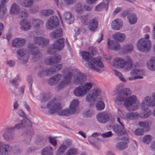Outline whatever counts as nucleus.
<instances>
[{"label":"nucleus","mask_w":155,"mask_h":155,"mask_svg":"<svg viewBox=\"0 0 155 155\" xmlns=\"http://www.w3.org/2000/svg\"><path fill=\"white\" fill-rule=\"evenodd\" d=\"M131 90L128 88L121 90L117 93L116 102L119 104L123 103V105L126 108L132 106L136 103L137 100L135 95H131Z\"/></svg>","instance_id":"obj_1"},{"label":"nucleus","mask_w":155,"mask_h":155,"mask_svg":"<svg viewBox=\"0 0 155 155\" xmlns=\"http://www.w3.org/2000/svg\"><path fill=\"white\" fill-rule=\"evenodd\" d=\"M89 53L84 51L82 53L83 59L85 61H87L88 67L92 69L99 72L100 71L99 68L103 67L102 63L97 58L91 57L89 58Z\"/></svg>","instance_id":"obj_2"},{"label":"nucleus","mask_w":155,"mask_h":155,"mask_svg":"<svg viewBox=\"0 0 155 155\" xmlns=\"http://www.w3.org/2000/svg\"><path fill=\"white\" fill-rule=\"evenodd\" d=\"M113 66L119 69L125 68L127 70H130L133 65L132 59L128 56H126L125 59L121 58H115L113 62Z\"/></svg>","instance_id":"obj_3"},{"label":"nucleus","mask_w":155,"mask_h":155,"mask_svg":"<svg viewBox=\"0 0 155 155\" xmlns=\"http://www.w3.org/2000/svg\"><path fill=\"white\" fill-rule=\"evenodd\" d=\"M92 83L89 82L86 83L83 85L79 86L74 89L73 91L74 94L77 97L84 96L92 88Z\"/></svg>","instance_id":"obj_4"},{"label":"nucleus","mask_w":155,"mask_h":155,"mask_svg":"<svg viewBox=\"0 0 155 155\" xmlns=\"http://www.w3.org/2000/svg\"><path fill=\"white\" fill-rule=\"evenodd\" d=\"M137 46L138 49L141 51H147L150 50L151 47V42L149 40L141 38L138 41Z\"/></svg>","instance_id":"obj_5"},{"label":"nucleus","mask_w":155,"mask_h":155,"mask_svg":"<svg viewBox=\"0 0 155 155\" xmlns=\"http://www.w3.org/2000/svg\"><path fill=\"white\" fill-rule=\"evenodd\" d=\"M47 107L49 108V112L52 114L58 112L62 108L61 105L55 99H52L47 105Z\"/></svg>","instance_id":"obj_6"},{"label":"nucleus","mask_w":155,"mask_h":155,"mask_svg":"<svg viewBox=\"0 0 155 155\" xmlns=\"http://www.w3.org/2000/svg\"><path fill=\"white\" fill-rule=\"evenodd\" d=\"M101 91L97 89H94L91 90L86 96L85 100L87 101L92 103L101 95Z\"/></svg>","instance_id":"obj_7"},{"label":"nucleus","mask_w":155,"mask_h":155,"mask_svg":"<svg viewBox=\"0 0 155 155\" xmlns=\"http://www.w3.org/2000/svg\"><path fill=\"white\" fill-rule=\"evenodd\" d=\"M61 59V56L58 55L53 57L50 56L48 57L45 60V62L47 65H52L59 62Z\"/></svg>","instance_id":"obj_8"},{"label":"nucleus","mask_w":155,"mask_h":155,"mask_svg":"<svg viewBox=\"0 0 155 155\" xmlns=\"http://www.w3.org/2000/svg\"><path fill=\"white\" fill-rule=\"evenodd\" d=\"M72 73L73 76V81L75 84H81L85 80L84 77L80 73L74 72Z\"/></svg>","instance_id":"obj_9"},{"label":"nucleus","mask_w":155,"mask_h":155,"mask_svg":"<svg viewBox=\"0 0 155 155\" xmlns=\"http://www.w3.org/2000/svg\"><path fill=\"white\" fill-rule=\"evenodd\" d=\"M110 115L105 112H103L98 114L96 118L100 122L104 123L108 121L109 119Z\"/></svg>","instance_id":"obj_10"},{"label":"nucleus","mask_w":155,"mask_h":155,"mask_svg":"<svg viewBox=\"0 0 155 155\" xmlns=\"http://www.w3.org/2000/svg\"><path fill=\"white\" fill-rule=\"evenodd\" d=\"M64 76L62 79L67 85L70 84L71 81V78L73 76V73L69 72L68 69L64 70L62 72Z\"/></svg>","instance_id":"obj_11"},{"label":"nucleus","mask_w":155,"mask_h":155,"mask_svg":"<svg viewBox=\"0 0 155 155\" xmlns=\"http://www.w3.org/2000/svg\"><path fill=\"white\" fill-rule=\"evenodd\" d=\"M144 103L149 107L155 106V93H153L151 96H146L144 99Z\"/></svg>","instance_id":"obj_12"},{"label":"nucleus","mask_w":155,"mask_h":155,"mask_svg":"<svg viewBox=\"0 0 155 155\" xmlns=\"http://www.w3.org/2000/svg\"><path fill=\"white\" fill-rule=\"evenodd\" d=\"M30 52L34 55L35 58L39 59L42 57V54L39 52L36 47H34L32 44H31L28 46Z\"/></svg>","instance_id":"obj_13"},{"label":"nucleus","mask_w":155,"mask_h":155,"mask_svg":"<svg viewBox=\"0 0 155 155\" xmlns=\"http://www.w3.org/2000/svg\"><path fill=\"white\" fill-rule=\"evenodd\" d=\"M64 41L63 38H60L57 41L54 42L53 45V48H50L48 51L49 54H51L53 52H51L54 49L59 50L63 48L64 46Z\"/></svg>","instance_id":"obj_14"},{"label":"nucleus","mask_w":155,"mask_h":155,"mask_svg":"<svg viewBox=\"0 0 155 155\" xmlns=\"http://www.w3.org/2000/svg\"><path fill=\"white\" fill-rule=\"evenodd\" d=\"M143 74V71H139L137 70H134L131 71L130 73V77L128 79L130 80H133L137 78H142L143 77L140 75Z\"/></svg>","instance_id":"obj_15"},{"label":"nucleus","mask_w":155,"mask_h":155,"mask_svg":"<svg viewBox=\"0 0 155 155\" xmlns=\"http://www.w3.org/2000/svg\"><path fill=\"white\" fill-rule=\"evenodd\" d=\"M59 24L58 20H48L46 23V26L48 29L53 30Z\"/></svg>","instance_id":"obj_16"},{"label":"nucleus","mask_w":155,"mask_h":155,"mask_svg":"<svg viewBox=\"0 0 155 155\" xmlns=\"http://www.w3.org/2000/svg\"><path fill=\"white\" fill-rule=\"evenodd\" d=\"M54 73L55 70L53 68L51 67L49 68H45L39 73V75L41 76H51Z\"/></svg>","instance_id":"obj_17"},{"label":"nucleus","mask_w":155,"mask_h":155,"mask_svg":"<svg viewBox=\"0 0 155 155\" xmlns=\"http://www.w3.org/2000/svg\"><path fill=\"white\" fill-rule=\"evenodd\" d=\"M25 124L28 125H31V122L29 120L27 119L21 121V124H17L15 127L9 128L7 130L8 131L10 130H13L15 128L18 129H21L25 126V125L24 124Z\"/></svg>","instance_id":"obj_18"},{"label":"nucleus","mask_w":155,"mask_h":155,"mask_svg":"<svg viewBox=\"0 0 155 155\" xmlns=\"http://www.w3.org/2000/svg\"><path fill=\"white\" fill-rule=\"evenodd\" d=\"M25 42V40L24 39L17 38L13 40L12 45L13 47L18 48L22 46Z\"/></svg>","instance_id":"obj_19"},{"label":"nucleus","mask_w":155,"mask_h":155,"mask_svg":"<svg viewBox=\"0 0 155 155\" xmlns=\"http://www.w3.org/2000/svg\"><path fill=\"white\" fill-rule=\"evenodd\" d=\"M61 75L58 74L52 77L48 81V83L50 85H53L56 84L61 79Z\"/></svg>","instance_id":"obj_20"},{"label":"nucleus","mask_w":155,"mask_h":155,"mask_svg":"<svg viewBox=\"0 0 155 155\" xmlns=\"http://www.w3.org/2000/svg\"><path fill=\"white\" fill-rule=\"evenodd\" d=\"M7 11L6 6L4 3L0 4V19L8 18L6 12Z\"/></svg>","instance_id":"obj_21"},{"label":"nucleus","mask_w":155,"mask_h":155,"mask_svg":"<svg viewBox=\"0 0 155 155\" xmlns=\"http://www.w3.org/2000/svg\"><path fill=\"white\" fill-rule=\"evenodd\" d=\"M113 37L114 39L119 42H123L126 38L124 34L120 32H118L114 34L113 35Z\"/></svg>","instance_id":"obj_22"},{"label":"nucleus","mask_w":155,"mask_h":155,"mask_svg":"<svg viewBox=\"0 0 155 155\" xmlns=\"http://www.w3.org/2000/svg\"><path fill=\"white\" fill-rule=\"evenodd\" d=\"M20 6L15 3H13L11 6L10 13L12 15L19 14L20 12Z\"/></svg>","instance_id":"obj_23"},{"label":"nucleus","mask_w":155,"mask_h":155,"mask_svg":"<svg viewBox=\"0 0 155 155\" xmlns=\"http://www.w3.org/2000/svg\"><path fill=\"white\" fill-rule=\"evenodd\" d=\"M17 2L23 7L26 8L31 7L33 5L34 0H17Z\"/></svg>","instance_id":"obj_24"},{"label":"nucleus","mask_w":155,"mask_h":155,"mask_svg":"<svg viewBox=\"0 0 155 155\" xmlns=\"http://www.w3.org/2000/svg\"><path fill=\"white\" fill-rule=\"evenodd\" d=\"M79 103V100L77 99H75L73 100L70 104L69 108L73 114L76 112Z\"/></svg>","instance_id":"obj_25"},{"label":"nucleus","mask_w":155,"mask_h":155,"mask_svg":"<svg viewBox=\"0 0 155 155\" xmlns=\"http://www.w3.org/2000/svg\"><path fill=\"white\" fill-rule=\"evenodd\" d=\"M54 13V11L52 9H44L40 11L39 14L42 18H45L53 15Z\"/></svg>","instance_id":"obj_26"},{"label":"nucleus","mask_w":155,"mask_h":155,"mask_svg":"<svg viewBox=\"0 0 155 155\" xmlns=\"http://www.w3.org/2000/svg\"><path fill=\"white\" fill-rule=\"evenodd\" d=\"M11 148L8 145L0 143V155H5L6 152H9Z\"/></svg>","instance_id":"obj_27"},{"label":"nucleus","mask_w":155,"mask_h":155,"mask_svg":"<svg viewBox=\"0 0 155 155\" xmlns=\"http://www.w3.org/2000/svg\"><path fill=\"white\" fill-rule=\"evenodd\" d=\"M108 45L109 48L114 50H118L120 48V45L113 40L108 41Z\"/></svg>","instance_id":"obj_28"},{"label":"nucleus","mask_w":155,"mask_h":155,"mask_svg":"<svg viewBox=\"0 0 155 155\" xmlns=\"http://www.w3.org/2000/svg\"><path fill=\"white\" fill-rule=\"evenodd\" d=\"M119 20H113L111 23L112 28L115 30H119L122 27V23L119 21Z\"/></svg>","instance_id":"obj_29"},{"label":"nucleus","mask_w":155,"mask_h":155,"mask_svg":"<svg viewBox=\"0 0 155 155\" xmlns=\"http://www.w3.org/2000/svg\"><path fill=\"white\" fill-rule=\"evenodd\" d=\"M62 35V29L59 28L52 32L50 35V37L52 38L56 39L61 37Z\"/></svg>","instance_id":"obj_30"},{"label":"nucleus","mask_w":155,"mask_h":155,"mask_svg":"<svg viewBox=\"0 0 155 155\" xmlns=\"http://www.w3.org/2000/svg\"><path fill=\"white\" fill-rule=\"evenodd\" d=\"M21 29L24 31H27L30 29L31 26L27 20H21L20 21Z\"/></svg>","instance_id":"obj_31"},{"label":"nucleus","mask_w":155,"mask_h":155,"mask_svg":"<svg viewBox=\"0 0 155 155\" xmlns=\"http://www.w3.org/2000/svg\"><path fill=\"white\" fill-rule=\"evenodd\" d=\"M88 25L90 30L91 31H94L97 27V22L96 20H90Z\"/></svg>","instance_id":"obj_32"},{"label":"nucleus","mask_w":155,"mask_h":155,"mask_svg":"<svg viewBox=\"0 0 155 155\" xmlns=\"http://www.w3.org/2000/svg\"><path fill=\"white\" fill-rule=\"evenodd\" d=\"M53 150L50 146H48L44 148L41 151L42 155H53Z\"/></svg>","instance_id":"obj_33"},{"label":"nucleus","mask_w":155,"mask_h":155,"mask_svg":"<svg viewBox=\"0 0 155 155\" xmlns=\"http://www.w3.org/2000/svg\"><path fill=\"white\" fill-rule=\"evenodd\" d=\"M147 68L150 70L155 71V59L151 58L147 62Z\"/></svg>","instance_id":"obj_34"},{"label":"nucleus","mask_w":155,"mask_h":155,"mask_svg":"<svg viewBox=\"0 0 155 155\" xmlns=\"http://www.w3.org/2000/svg\"><path fill=\"white\" fill-rule=\"evenodd\" d=\"M124 129V125L120 126L115 125L114 127L113 130L114 132L118 134V135L120 136L123 134V131Z\"/></svg>","instance_id":"obj_35"},{"label":"nucleus","mask_w":155,"mask_h":155,"mask_svg":"<svg viewBox=\"0 0 155 155\" xmlns=\"http://www.w3.org/2000/svg\"><path fill=\"white\" fill-rule=\"evenodd\" d=\"M84 5L81 2L76 4L74 6L75 12L78 14H81L83 12Z\"/></svg>","instance_id":"obj_36"},{"label":"nucleus","mask_w":155,"mask_h":155,"mask_svg":"<svg viewBox=\"0 0 155 155\" xmlns=\"http://www.w3.org/2000/svg\"><path fill=\"white\" fill-rule=\"evenodd\" d=\"M143 105H142V107H143V112L142 113H140V117L142 118H146L149 116H150L151 113V111L148 109L146 108L144 109V108L143 107Z\"/></svg>","instance_id":"obj_37"},{"label":"nucleus","mask_w":155,"mask_h":155,"mask_svg":"<svg viewBox=\"0 0 155 155\" xmlns=\"http://www.w3.org/2000/svg\"><path fill=\"white\" fill-rule=\"evenodd\" d=\"M108 1L105 0L104 1V2L97 5L96 8V10L97 11H100L104 8H107Z\"/></svg>","instance_id":"obj_38"},{"label":"nucleus","mask_w":155,"mask_h":155,"mask_svg":"<svg viewBox=\"0 0 155 155\" xmlns=\"http://www.w3.org/2000/svg\"><path fill=\"white\" fill-rule=\"evenodd\" d=\"M134 49L133 45L131 44H128L124 46L123 47V51L127 53H129L132 51Z\"/></svg>","instance_id":"obj_39"},{"label":"nucleus","mask_w":155,"mask_h":155,"mask_svg":"<svg viewBox=\"0 0 155 155\" xmlns=\"http://www.w3.org/2000/svg\"><path fill=\"white\" fill-rule=\"evenodd\" d=\"M71 112V110L68 108L63 110H61V109L58 112V113L59 115H68L73 114Z\"/></svg>","instance_id":"obj_40"},{"label":"nucleus","mask_w":155,"mask_h":155,"mask_svg":"<svg viewBox=\"0 0 155 155\" xmlns=\"http://www.w3.org/2000/svg\"><path fill=\"white\" fill-rule=\"evenodd\" d=\"M67 146L65 145H60L57 150L56 155H60V153H64L67 149Z\"/></svg>","instance_id":"obj_41"},{"label":"nucleus","mask_w":155,"mask_h":155,"mask_svg":"<svg viewBox=\"0 0 155 155\" xmlns=\"http://www.w3.org/2000/svg\"><path fill=\"white\" fill-rule=\"evenodd\" d=\"M19 13L20 16V17L19 18H23V19L26 18L28 16V12L25 9H24L22 10H21Z\"/></svg>","instance_id":"obj_42"},{"label":"nucleus","mask_w":155,"mask_h":155,"mask_svg":"<svg viewBox=\"0 0 155 155\" xmlns=\"http://www.w3.org/2000/svg\"><path fill=\"white\" fill-rule=\"evenodd\" d=\"M96 107L98 110H102L104 108V104L102 101H99L96 104Z\"/></svg>","instance_id":"obj_43"},{"label":"nucleus","mask_w":155,"mask_h":155,"mask_svg":"<svg viewBox=\"0 0 155 155\" xmlns=\"http://www.w3.org/2000/svg\"><path fill=\"white\" fill-rule=\"evenodd\" d=\"M3 136L4 139L7 141L12 140L13 138V134L12 133L8 132H6L4 134Z\"/></svg>","instance_id":"obj_44"},{"label":"nucleus","mask_w":155,"mask_h":155,"mask_svg":"<svg viewBox=\"0 0 155 155\" xmlns=\"http://www.w3.org/2000/svg\"><path fill=\"white\" fill-rule=\"evenodd\" d=\"M77 153V150L75 148H71L69 149L66 153V155H74Z\"/></svg>","instance_id":"obj_45"},{"label":"nucleus","mask_w":155,"mask_h":155,"mask_svg":"<svg viewBox=\"0 0 155 155\" xmlns=\"http://www.w3.org/2000/svg\"><path fill=\"white\" fill-rule=\"evenodd\" d=\"M151 136L149 135L145 136L143 138V142L146 143L148 144L150 143L151 140Z\"/></svg>","instance_id":"obj_46"},{"label":"nucleus","mask_w":155,"mask_h":155,"mask_svg":"<svg viewBox=\"0 0 155 155\" xmlns=\"http://www.w3.org/2000/svg\"><path fill=\"white\" fill-rule=\"evenodd\" d=\"M64 18L65 19H70L71 18H74V17L72 14L70 12H66L64 15Z\"/></svg>","instance_id":"obj_47"},{"label":"nucleus","mask_w":155,"mask_h":155,"mask_svg":"<svg viewBox=\"0 0 155 155\" xmlns=\"http://www.w3.org/2000/svg\"><path fill=\"white\" fill-rule=\"evenodd\" d=\"M67 85V84L62 80V81L58 84L57 86V88L58 89H60L63 88Z\"/></svg>","instance_id":"obj_48"},{"label":"nucleus","mask_w":155,"mask_h":155,"mask_svg":"<svg viewBox=\"0 0 155 155\" xmlns=\"http://www.w3.org/2000/svg\"><path fill=\"white\" fill-rule=\"evenodd\" d=\"M41 39L42 40L41 41V45L42 47H45L48 45L49 42L48 39L43 37H42Z\"/></svg>","instance_id":"obj_49"},{"label":"nucleus","mask_w":155,"mask_h":155,"mask_svg":"<svg viewBox=\"0 0 155 155\" xmlns=\"http://www.w3.org/2000/svg\"><path fill=\"white\" fill-rule=\"evenodd\" d=\"M102 37L103 34L101 33H100L96 35L95 39L97 42H100L102 39Z\"/></svg>","instance_id":"obj_50"},{"label":"nucleus","mask_w":155,"mask_h":155,"mask_svg":"<svg viewBox=\"0 0 155 155\" xmlns=\"http://www.w3.org/2000/svg\"><path fill=\"white\" fill-rule=\"evenodd\" d=\"M126 143L122 142H120L117 143V148L120 150L123 149L126 147Z\"/></svg>","instance_id":"obj_51"},{"label":"nucleus","mask_w":155,"mask_h":155,"mask_svg":"<svg viewBox=\"0 0 155 155\" xmlns=\"http://www.w3.org/2000/svg\"><path fill=\"white\" fill-rule=\"evenodd\" d=\"M42 37H35L34 39V41L35 43L39 45H41V41H42V40L41 39Z\"/></svg>","instance_id":"obj_52"},{"label":"nucleus","mask_w":155,"mask_h":155,"mask_svg":"<svg viewBox=\"0 0 155 155\" xmlns=\"http://www.w3.org/2000/svg\"><path fill=\"white\" fill-rule=\"evenodd\" d=\"M128 19H137V17L136 14L134 13L129 14L127 16Z\"/></svg>","instance_id":"obj_53"},{"label":"nucleus","mask_w":155,"mask_h":155,"mask_svg":"<svg viewBox=\"0 0 155 155\" xmlns=\"http://www.w3.org/2000/svg\"><path fill=\"white\" fill-rule=\"evenodd\" d=\"M143 130L140 128L137 129L135 131V134L137 136L142 135L143 134Z\"/></svg>","instance_id":"obj_54"},{"label":"nucleus","mask_w":155,"mask_h":155,"mask_svg":"<svg viewBox=\"0 0 155 155\" xmlns=\"http://www.w3.org/2000/svg\"><path fill=\"white\" fill-rule=\"evenodd\" d=\"M138 124L141 127L145 128L148 126V123L147 121H140L138 122Z\"/></svg>","instance_id":"obj_55"},{"label":"nucleus","mask_w":155,"mask_h":155,"mask_svg":"<svg viewBox=\"0 0 155 155\" xmlns=\"http://www.w3.org/2000/svg\"><path fill=\"white\" fill-rule=\"evenodd\" d=\"M129 12V11L128 10H126L121 13L120 15L122 18H124L126 17L127 15H128Z\"/></svg>","instance_id":"obj_56"},{"label":"nucleus","mask_w":155,"mask_h":155,"mask_svg":"<svg viewBox=\"0 0 155 155\" xmlns=\"http://www.w3.org/2000/svg\"><path fill=\"white\" fill-rule=\"evenodd\" d=\"M49 141L51 144H52L54 146H56L57 145L56 141L54 139V138H51L50 137H48Z\"/></svg>","instance_id":"obj_57"},{"label":"nucleus","mask_w":155,"mask_h":155,"mask_svg":"<svg viewBox=\"0 0 155 155\" xmlns=\"http://www.w3.org/2000/svg\"><path fill=\"white\" fill-rule=\"evenodd\" d=\"M51 68H53L54 69L55 72L56 71H59L62 68V65L61 64H58L56 66H54L51 67Z\"/></svg>","instance_id":"obj_58"},{"label":"nucleus","mask_w":155,"mask_h":155,"mask_svg":"<svg viewBox=\"0 0 155 155\" xmlns=\"http://www.w3.org/2000/svg\"><path fill=\"white\" fill-rule=\"evenodd\" d=\"M65 3L68 5H73L77 0H64Z\"/></svg>","instance_id":"obj_59"},{"label":"nucleus","mask_w":155,"mask_h":155,"mask_svg":"<svg viewBox=\"0 0 155 155\" xmlns=\"http://www.w3.org/2000/svg\"><path fill=\"white\" fill-rule=\"evenodd\" d=\"M112 135L111 132L109 131L102 134V136L103 137H107L111 136Z\"/></svg>","instance_id":"obj_60"},{"label":"nucleus","mask_w":155,"mask_h":155,"mask_svg":"<svg viewBox=\"0 0 155 155\" xmlns=\"http://www.w3.org/2000/svg\"><path fill=\"white\" fill-rule=\"evenodd\" d=\"M50 98V96L48 94H45L44 95L43 97L42 98L43 99L42 101H47Z\"/></svg>","instance_id":"obj_61"},{"label":"nucleus","mask_w":155,"mask_h":155,"mask_svg":"<svg viewBox=\"0 0 155 155\" xmlns=\"http://www.w3.org/2000/svg\"><path fill=\"white\" fill-rule=\"evenodd\" d=\"M122 10V8L121 7H118L116 8L113 12V15H115L116 14L120 12Z\"/></svg>","instance_id":"obj_62"},{"label":"nucleus","mask_w":155,"mask_h":155,"mask_svg":"<svg viewBox=\"0 0 155 155\" xmlns=\"http://www.w3.org/2000/svg\"><path fill=\"white\" fill-rule=\"evenodd\" d=\"M140 117V114L137 113H132V119H135Z\"/></svg>","instance_id":"obj_63"},{"label":"nucleus","mask_w":155,"mask_h":155,"mask_svg":"<svg viewBox=\"0 0 155 155\" xmlns=\"http://www.w3.org/2000/svg\"><path fill=\"white\" fill-rule=\"evenodd\" d=\"M17 53L21 56H23L25 54V52L23 49L19 50L17 51Z\"/></svg>","instance_id":"obj_64"}]
</instances>
